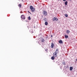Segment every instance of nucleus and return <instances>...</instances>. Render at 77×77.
I'll use <instances>...</instances> for the list:
<instances>
[{
	"mask_svg": "<svg viewBox=\"0 0 77 77\" xmlns=\"http://www.w3.org/2000/svg\"><path fill=\"white\" fill-rule=\"evenodd\" d=\"M30 9L32 12H35V8H33L32 6H30Z\"/></svg>",
	"mask_w": 77,
	"mask_h": 77,
	"instance_id": "nucleus-1",
	"label": "nucleus"
},
{
	"mask_svg": "<svg viewBox=\"0 0 77 77\" xmlns=\"http://www.w3.org/2000/svg\"><path fill=\"white\" fill-rule=\"evenodd\" d=\"M53 21H58V19L56 17H54L53 18Z\"/></svg>",
	"mask_w": 77,
	"mask_h": 77,
	"instance_id": "nucleus-2",
	"label": "nucleus"
},
{
	"mask_svg": "<svg viewBox=\"0 0 77 77\" xmlns=\"http://www.w3.org/2000/svg\"><path fill=\"white\" fill-rule=\"evenodd\" d=\"M55 53H57V54L59 53V49H58V48L56 49Z\"/></svg>",
	"mask_w": 77,
	"mask_h": 77,
	"instance_id": "nucleus-3",
	"label": "nucleus"
},
{
	"mask_svg": "<svg viewBox=\"0 0 77 77\" xmlns=\"http://www.w3.org/2000/svg\"><path fill=\"white\" fill-rule=\"evenodd\" d=\"M57 54L56 53L54 52L53 53V56L55 57H56L57 56Z\"/></svg>",
	"mask_w": 77,
	"mask_h": 77,
	"instance_id": "nucleus-4",
	"label": "nucleus"
},
{
	"mask_svg": "<svg viewBox=\"0 0 77 77\" xmlns=\"http://www.w3.org/2000/svg\"><path fill=\"white\" fill-rule=\"evenodd\" d=\"M43 14L44 15L46 16L47 15V11H43Z\"/></svg>",
	"mask_w": 77,
	"mask_h": 77,
	"instance_id": "nucleus-5",
	"label": "nucleus"
},
{
	"mask_svg": "<svg viewBox=\"0 0 77 77\" xmlns=\"http://www.w3.org/2000/svg\"><path fill=\"white\" fill-rule=\"evenodd\" d=\"M21 18H22V19H23V20H25V17H24V16L23 15H22L21 16Z\"/></svg>",
	"mask_w": 77,
	"mask_h": 77,
	"instance_id": "nucleus-6",
	"label": "nucleus"
},
{
	"mask_svg": "<svg viewBox=\"0 0 77 77\" xmlns=\"http://www.w3.org/2000/svg\"><path fill=\"white\" fill-rule=\"evenodd\" d=\"M59 43H60V44H63V42H62V40H60L59 41Z\"/></svg>",
	"mask_w": 77,
	"mask_h": 77,
	"instance_id": "nucleus-7",
	"label": "nucleus"
},
{
	"mask_svg": "<svg viewBox=\"0 0 77 77\" xmlns=\"http://www.w3.org/2000/svg\"><path fill=\"white\" fill-rule=\"evenodd\" d=\"M53 47H54V44L52 43L51 46V48H53Z\"/></svg>",
	"mask_w": 77,
	"mask_h": 77,
	"instance_id": "nucleus-8",
	"label": "nucleus"
},
{
	"mask_svg": "<svg viewBox=\"0 0 77 77\" xmlns=\"http://www.w3.org/2000/svg\"><path fill=\"white\" fill-rule=\"evenodd\" d=\"M69 69L70 71H72V69H73V67H70Z\"/></svg>",
	"mask_w": 77,
	"mask_h": 77,
	"instance_id": "nucleus-9",
	"label": "nucleus"
},
{
	"mask_svg": "<svg viewBox=\"0 0 77 77\" xmlns=\"http://www.w3.org/2000/svg\"><path fill=\"white\" fill-rule=\"evenodd\" d=\"M51 59H52V60H54V57L52 56L51 57Z\"/></svg>",
	"mask_w": 77,
	"mask_h": 77,
	"instance_id": "nucleus-10",
	"label": "nucleus"
},
{
	"mask_svg": "<svg viewBox=\"0 0 77 77\" xmlns=\"http://www.w3.org/2000/svg\"><path fill=\"white\" fill-rule=\"evenodd\" d=\"M66 32L67 33H69L70 31H69V30H66Z\"/></svg>",
	"mask_w": 77,
	"mask_h": 77,
	"instance_id": "nucleus-11",
	"label": "nucleus"
},
{
	"mask_svg": "<svg viewBox=\"0 0 77 77\" xmlns=\"http://www.w3.org/2000/svg\"><path fill=\"white\" fill-rule=\"evenodd\" d=\"M45 24L46 26H47L48 25V22H46L45 23Z\"/></svg>",
	"mask_w": 77,
	"mask_h": 77,
	"instance_id": "nucleus-12",
	"label": "nucleus"
},
{
	"mask_svg": "<svg viewBox=\"0 0 77 77\" xmlns=\"http://www.w3.org/2000/svg\"><path fill=\"white\" fill-rule=\"evenodd\" d=\"M65 38H68V36L67 35H65Z\"/></svg>",
	"mask_w": 77,
	"mask_h": 77,
	"instance_id": "nucleus-13",
	"label": "nucleus"
},
{
	"mask_svg": "<svg viewBox=\"0 0 77 77\" xmlns=\"http://www.w3.org/2000/svg\"><path fill=\"white\" fill-rule=\"evenodd\" d=\"M41 41H42V42H44V41H45V40H44L43 39V38H42V39Z\"/></svg>",
	"mask_w": 77,
	"mask_h": 77,
	"instance_id": "nucleus-14",
	"label": "nucleus"
},
{
	"mask_svg": "<svg viewBox=\"0 0 77 77\" xmlns=\"http://www.w3.org/2000/svg\"><path fill=\"white\" fill-rule=\"evenodd\" d=\"M28 19L29 20H31V18H30V17L29 16L28 17Z\"/></svg>",
	"mask_w": 77,
	"mask_h": 77,
	"instance_id": "nucleus-15",
	"label": "nucleus"
},
{
	"mask_svg": "<svg viewBox=\"0 0 77 77\" xmlns=\"http://www.w3.org/2000/svg\"><path fill=\"white\" fill-rule=\"evenodd\" d=\"M67 3H68V2L67 1L65 3V5H67Z\"/></svg>",
	"mask_w": 77,
	"mask_h": 77,
	"instance_id": "nucleus-16",
	"label": "nucleus"
},
{
	"mask_svg": "<svg viewBox=\"0 0 77 77\" xmlns=\"http://www.w3.org/2000/svg\"><path fill=\"white\" fill-rule=\"evenodd\" d=\"M65 16L66 17H68V14H65Z\"/></svg>",
	"mask_w": 77,
	"mask_h": 77,
	"instance_id": "nucleus-17",
	"label": "nucleus"
},
{
	"mask_svg": "<svg viewBox=\"0 0 77 77\" xmlns=\"http://www.w3.org/2000/svg\"><path fill=\"white\" fill-rule=\"evenodd\" d=\"M18 6L20 8H21V5L20 4H19L18 5Z\"/></svg>",
	"mask_w": 77,
	"mask_h": 77,
	"instance_id": "nucleus-18",
	"label": "nucleus"
},
{
	"mask_svg": "<svg viewBox=\"0 0 77 77\" xmlns=\"http://www.w3.org/2000/svg\"><path fill=\"white\" fill-rule=\"evenodd\" d=\"M63 65H65V62H63Z\"/></svg>",
	"mask_w": 77,
	"mask_h": 77,
	"instance_id": "nucleus-19",
	"label": "nucleus"
},
{
	"mask_svg": "<svg viewBox=\"0 0 77 77\" xmlns=\"http://www.w3.org/2000/svg\"><path fill=\"white\" fill-rule=\"evenodd\" d=\"M63 1L64 2H65V1H66V0H63Z\"/></svg>",
	"mask_w": 77,
	"mask_h": 77,
	"instance_id": "nucleus-20",
	"label": "nucleus"
},
{
	"mask_svg": "<svg viewBox=\"0 0 77 77\" xmlns=\"http://www.w3.org/2000/svg\"><path fill=\"white\" fill-rule=\"evenodd\" d=\"M28 12H29V13L30 14V12H29V11H28Z\"/></svg>",
	"mask_w": 77,
	"mask_h": 77,
	"instance_id": "nucleus-21",
	"label": "nucleus"
},
{
	"mask_svg": "<svg viewBox=\"0 0 77 77\" xmlns=\"http://www.w3.org/2000/svg\"><path fill=\"white\" fill-rule=\"evenodd\" d=\"M51 37H52V35H51Z\"/></svg>",
	"mask_w": 77,
	"mask_h": 77,
	"instance_id": "nucleus-22",
	"label": "nucleus"
},
{
	"mask_svg": "<svg viewBox=\"0 0 77 77\" xmlns=\"http://www.w3.org/2000/svg\"><path fill=\"white\" fill-rule=\"evenodd\" d=\"M76 60L77 61V59H76Z\"/></svg>",
	"mask_w": 77,
	"mask_h": 77,
	"instance_id": "nucleus-23",
	"label": "nucleus"
},
{
	"mask_svg": "<svg viewBox=\"0 0 77 77\" xmlns=\"http://www.w3.org/2000/svg\"><path fill=\"white\" fill-rule=\"evenodd\" d=\"M22 0V1H23V0Z\"/></svg>",
	"mask_w": 77,
	"mask_h": 77,
	"instance_id": "nucleus-24",
	"label": "nucleus"
}]
</instances>
